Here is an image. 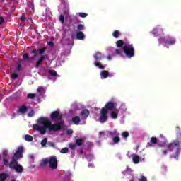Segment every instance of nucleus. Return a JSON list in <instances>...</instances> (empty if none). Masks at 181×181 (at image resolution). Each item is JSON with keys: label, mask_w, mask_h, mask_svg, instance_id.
<instances>
[{"label": "nucleus", "mask_w": 181, "mask_h": 181, "mask_svg": "<svg viewBox=\"0 0 181 181\" xmlns=\"http://www.w3.org/2000/svg\"><path fill=\"white\" fill-rule=\"evenodd\" d=\"M38 124H42L43 126H39L37 124H34L33 125V131H38L41 135H45L47 132H57L62 131L64 128V123L62 122H59L55 124H52L50 120L47 119V117H40L37 119Z\"/></svg>", "instance_id": "1"}, {"label": "nucleus", "mask_w": 181, "mask_h": 181, "mask_svg": "<svg viewBox=\"0 0 181 181\" xmlns=\"http://www.w3.org/2000/svg\"><path fill=\"white\" fill-rule=\"evenodd\" d=\"M180 136H178L175 140L173 142L166 144L164 142L161 144H158L159 148H167V149H161V155L162 156H165L168 155V151L170 152H173L175 151V148H177L175 152L173 154V159L176 160H179V155H180V149H181V133H180Z\"/></svg>", "instance_id": "2"}, {"label": "nucleus", "mask_w": 181, "mask_h": 181, "mask_svg": "<svg viewBox=\"0 0 181 181\" xmlns=\"http://www.w3.org/2000/svg\"><path fill=\"white\" fill-rule=\"evenodd\" d=\"M47 50V47H43L42 48L38 49L37 50V49L31 50V53L33 54H37V53L38 52V54L40 55L38 60L35 63L36 69H39V67H40V66H42L43 64V62H45V60H47V59H49V54H45V52H46Z\"/></svg>", "instance_id": "3"}, {"label": "nucleus", "mask_w": 181, "mask_h": 181, "mask_svg": "<svg viewBox=\"0 0 181 181\" xmlns=\"http://www.w3.org/2000/svg\"><path fill=\"white\" fill-rule=\"evenodd\" d=\"M123 52L129 59L135 56V49L132 44H125L123 47Z\"/></svg>", "instance_id": "4"}, {"label": "nucleus", "mask_w": 181, "mask_h": 181, "mask_svg": "<svg viewBox=\"0 0 181 181\" xmlns=\"http://www.w3.org/2000/svg\"><path fill=\"white\" fill-rule=\"evenodd\" d=\"M23 147L19 146L12 157L11 163H18V160H19L21 158H23Z\"/></svg>", "instance_id": "5"}, {"label": "nucleus", "mask_w": 181, "mask_h": 181, "mask_svg": "<svg viewBox=\"0 0 181 181\" xmlns=\"http://www.w3.org/2000/svg\"><path fill=\"white\" fill-rule=\"evenodd\" d=\"M158 43L159 45H162V43H165V45H170V46L175 45L176 43V38L173 37H170L168 38H166L165 37H160L158 39Z\"/></svg>", "instance_id": "6"}, {"label": "nucleus", "mask_w": 181, "mask_h": 181, "mask_svg": "<svg viewBox=\"0 0 181 181\" xmlns=\"http://www.w3.org/2000/svg\"><path fill=\"white\" fill-rule=\"evenodd\" d=\"M8 167L10 169H14L17 173H22L23 172V167L18 163H12V161H11L8 164Z\"/></svg>", "instance_id": "7"}, {"label": "nucleus", "mask_w": 181, "mask_h": 181, "mask_svg": "<svg viewBox=\"0 0 181 181\" xmlns=\"http://www.w3.org/2000/svg\"><path fill=\"white\" fill-rule=\"evenodd\" d=\"M99 121L101 124H104L108 121V112L105 109H101L100 116L99 117Z\"/></svg>", "instance_id": "8"}, {"label": "nucleus", "mask_w": 181, "mask_h": 181, "mask_svg": "<svg viewBox=\"0 0 181 181\" xmlns=\"http://www.w3.org/2000/svg\"><path fill=\"white\" fill-rule=\"evenodd\" d=\"M62 118H63V117L60 114V112L57 110L53 111L50 115L52 121H62Z\"/></svg>", "instance_id": "9"}, {"label": "nucleus", "mask_w": 181, "mask_h": 181, "mask_svg": "<svg viewBox=\"0 0 181 181\" xmlns=\"http://www.w3.org/2000/svg\"><path fill=\"white\" fill-rule=\"evenodd\" d=\"M48 164L51 169H57V158L56 156L50 157L48 159Z\"/></svg>", "instance_id": "10"}, {"label": "nucleus", "mask_w": 181, "mask_h": 181, "mask_svg": "<svg viewBox=\"0 0 181 181\" xmlns=\"http://www.w3.org/2000/svg\"><path fill=\"white\" fill-rule=\"evenodd\" d=\"M115 108V103L112 101L107 102L105 107L102 108V110H106V111L108 112V111H112Z\"/></svg>", "instance_id": "11"}, {"label": "nucleus", "mask_w": 181, "mask_h": 181, "mask_svg": "<svg viewBox=\"0 0 181 181\" xmlns=\"http://www.w3.org/2000/svg\"><path fill=\"white\" fill-rule=\"evenodd\" d=\"M158 144V138L151 137L149 142L147 143L146 148H153Z\"/></svg>", "instance_id": "12"}, {"label": "nucleus", "mask_w": 181, "mask_h": 181, "mask_svg": "<svg viewBox=\"0 0 181 181\" xmlns=\"http://www.w3.org/2000/svg\"><path fill=\"white\" fill-rule=\"evenodd\" d=\"M80 115L81 119H86L88 118V115H90V110L88 109H83L81 110Z\"/></svg>", "instance_id": "13"}, {"label": "nucleus", "mask_w": 181, "mask_h": 181, "mask_svg": "<svg viewBox=\"0 0 181 181\" xmlns=\"http://www.w3.org/2000/svg\"><path fill=\"white\" fill-rule=\"evenodd\" d=\"M76 39L78 40H84V39H86V35H84V33L81 31L76 33Z\"/></svg>", "instance_id": "14"}, {"label": "nucleus", "mask_w": 181, "mask_h": 181, "mask_svg": "<svg viewBox=\"0 0 181 181\" xmlns=\"http://www.w3.org/2000/svg\"><path fill=\"white\" fill-rule=\"evenodd\" d=\"M93 57L96 62H100V60H103V54L100 52H97Z\"/></svg>", "instance_id": "15"}, {"label": "nucleus", "mask_w": 181, "mask_h": 181, "mask_svg": "<svg viewBox=\"0 0 181 181\" xmlns=\"http://www.w3.org/2000/svg\"><path fill=\"white\" fill-rule=\"evenodd\" d=\"M18 112H20V114H26V112H28V107L25 105L20 106Z\"/></svg>", "instance_id": "16"}, {"label": "nucleus", "mask_w": 181, "mask_h": 181, "mask_svg": "<svg viewBox=\"0 0 181 181\" xmlns=\"http://www.w3.org/2000/svg\"><path fill=\"white\" fill-rule=\"evenodd\" d=\"M72 122L75 125H80V122H81V119L78 116H75L72 117Z\"/></svg>", "instance_id": "17"}, {"label": "nucleus", "mask_w": 181, "mask_h": 181, "mask_svg": "<svg viewBox=\"0 0 181 181\" xmlns=\"http://www.w3.org/2000/svg\"><path fill=\"white\" fill-rule=\"evenodd\" d=\"M100 77L102 78H107L110 77V72L107 70H103L100 72Z\"/></svg>", "instance_id": "18"}, {"label": "nucleus", "mask_w": 181, "mask_h": 181, "mask_svg": "<svg viewBox=\"0 0 181 181\" xmlns=\"http://www.w3.org/2000/svg\"><path fill=\"white\" fill-rule=\"evenodd\" d=\"M163 32V28H160V26L158 25L157 28H153L151 31V33H152L153 35H157V33H158V32Z\"/></svg>", "instance_id": "19"}, {"label": "nucleus", "mask_w": 181, "mask_h": 181, "mask_svg": "<svg viewBox=\"0 0 181 181\" xmlns=\"http://www.w3.org/2000/svg\"><path fill=\"white\" fill-rule=\"evenodd\" d=\"M132 160H133V163H134V165H137V163H139V156L138 155H132Z\"/></svg>", "instance_id": "20"}, {"label": "nucleus", "mask_w": 181, "mask_h": 181, "mask_svg": "<svg viewBox=\"0 0 181 181\" xmlns=\"http://www.w3.org/2000/svg\"><path fill=\"white\" fill-rule=\"evenodd\" d=\"M49 163V158H44L42 160L40 166L41 168H46L47 165Z\"/></svg>", "instance_id": "21"}, {"label": "nucleus", "mask_w": 181, "mask_h": 181, "mask_svg": "<svg viewBox=\"0 0 181 181\" xmlns=\"http://www.w3.org/2000/svg\"><path fill=\"white\" fill-rule=\"evenodd\" d=\"M116 45H117V47H118L119 49H121V47L123 48L124 46H125L124 41H122L121 40H119L118 41H117Z\"/></svg>", "instance_id": "22"}, {"label": "nucleus", "mask_w": 181, "mask_h": 181, "mask_svg": "<svg viewBox=\"0 0 181 181\" xmlns=\"http://www.w3.org/2000/svg\"><path fill=\"white\" fill-rule=\"evenodd\" d=\"M111 117L113 118V119H117V118H118V110H116V111H112L111 112Z\"/></svg>", "instance_id": "23"}, {"label": "nucleus", "mask_w": 181, "mask_h": 181, "mask_svg": "<svg viewBox=\"0 0 181 181\" xmlns=\"http://www.w3.org/2000/svg\"><path fill=\"white\" fill-rule=\"evenodd\" d=\"M75 144L77 146H83V139H76Z\"/></svg>", "instance_id": "24"}, {"label": "nucleus", "mask_w": 181, "mask_h": 181, "mask_svg": "<svg viewBox=\"0 0 181 181\" xmlns=\"http://www.w3.org/2000/svg\"><path fill=\"white\" fill-rule=\"evenodd\" d=\"M94 65L95 66V67H98V69H101L102 70H104V69H105V67L104 66H103V64L98 62H95L94 63Z\"/></svg>", "instance_id": "25"}, {"label": "nucleus", "mask_w": 181, "mask_h": 181, "mask_svg": "<svg viewBox=\"0 0 181 181\" xmlns=\"http://www.w3.org/2000/svg\"><path fill=\"white\" fill-rule=\"evenodd\" d=\"M9 175L6 173H1L0 174V181H5V180L8 177Z\"/></svg>", "instance_id": "26"}, {"label": "nucleus", "mask_w": 181, "mask_h": 181, "mask_svg": "<svg viewBox=\"0 0 181 181\" xmlns=\"http://www.w3.org/2000/svg\"><path fill=\"white\" fill-rule=\"evenodd\" d=\"M119 31L118 30H116L113 32L112 33V36L113 37H115V39H118L119 37Z\"/></svg>", "instance_id": "27"}, {"label": "nucleus", "mask_w": 181, "mask_h": 181, "mask_svg": "<svg viewBox=\"0 0 181 181\" xmlns=\"http://www.w3.org/2000/svg\"><path fill=\"white\" fill-rule=\"evenodd\" d=\"M25 139L27 142H32V141H33V137L29 134H26L25 136Z\"/></svg>", "instance_id": "28"}, {"label": "nucleus", "mask_w": 181, "mask_h": 181, "mask_svg": "<svg viewBox=\"0 0 181 181\" xmlns=\"http://www.w3.org/2000/svg\"><path fill=\"white\" fill-rule=\"evenodd\" d=\"M120 141H121V139H119V136H115L112 139L113 144H119Z\"/></svg>", "instance_id": "29"}, {"label": "nucleus", "mask_w": 181, "mask_h": 181, "mask_svg": "<svg viewBox=\"0 0 181 181\" xmlns=\"http://www.w3.org/2000/svg\"><path fill=\"white\" fill-rule=\"evenodd\" d=\"M28 158L30 163H35V156L33 154L29 155Z\"/></svg>", "instance_id": "30"}, {"label": "nucleus", "mask_w": 181, "mask_h": 181, "mask_svg": "<svg viewBox=\"0 0 181 181\" xmlns=\"http://www.w3.org/2000/svg\"><path fill=\"white\" fill-rule=\"evenodd\" d=\"M23 60H24V62L30 60V58L29 57V54H28V53L24 54L23 55Z\"/></svg>", "instance_id": "31"}, {"label": "nucleus", "mask_w": 181, "mask_h": 181, "mask_svg": "<svg viewBox=\"0 0 181 181\" xmlns=\"http://www.w3.org/2000/svg\"><path fill=\"white\" fill-rule=\"evenodd\" d=\"M49 74H50V76H52V77H56V76H57V72H56V71L53 69L49 70Z\"/></svg>", "instance_id": "32"}, {"label": "nucleus", "mask_w": 181, "mask_h": 181, "mask_svg": "<svg viewBox=\"0 0 181 181\" xmlns=\"http://www.w3.org/2000/svg\"><path fill=\"white\" fill-rule=\"evenodd\" d=\"M76 28L78 30H84L86 29V27L83 24H78Z\"/></svg>", "instance_id": "33"}, {"label": "nucleus", "mask_w": 181, "mask_h": 181, "mask_svg": "<svg viewBox=\"0 0 181 181\" xmlns=\"http://www.w3.org/2000/svg\"><path fill=\"white\" fill-rule=\"evenodd\" d=\"M36 97V94L35 93H28L27 95V98H30V100H33Z\"/></svg>", "instance_id": "34"}, {"label": "nucleus", "mask_w": 181, "mask_h": 181, "mask_svg": "<svg viewBox=\"0 0 181 181\" xmlns=\"http://www.w3.org/2000/svg\"><path fill=\"white\" fill-rule=\"evenodd\" d=\"M115 53L118 54V56H122V49L121 48H117L115 49Z\"/></svg>", "instance_id": "35"}, {"label": "nucleus", "mask_w": 181, "mask_h": 181, "mask_svg": "<svg viewBox=\"0 0 181 181\" xmlns=\"http://www.w3.org/2000/svg\"><path fill=\"white\" fill-rule=\"evenodd\" d=\"M46 144H47V138H44L41 141V146H46Z\"/></svg>", "instance_id": "36"}, {"label": "nucleus", "mask_w": 181, "mask_h": 181, "mask_svg": "<svg viewBox=\"0 0 181 181\" xmlns=\"http://www.w3.org/2000/svg\"><path fill=\"white\" fill-rule=\"evenodd\" d=\"M122 136L123 138H128V136H129V133L128 132H123L122 133Z\"/></svg>", "instance_id": "37"}, {"label": "nucleus", "mask_w": 181, "mask_h": 181, "mask_svg": "<svg viewBox=\"0 0 181 181\" xmlns=\"http://www.w3.org/2000/svg\"><path fill=\"white\" fill-rule=\"evenodd\" d=\"M77 147V144H69V148L70 149H71L72 151H74V149H76V148Z\"/></svg>", "instance_id": "38"}, {"label": "nucleus", "mask_w": 181, "mask_h": 181, "mask_svg": "<svg viewBox=\"0 0 181 181\" xmlns=\"http://www.w3.org/2000/svg\"><path fill=\"white\" fill-rule=\"evenodd\" d=\"M67 152H69V148L67 147L62 148L60 151V153H67Z\"/></svg>", "instance_id": "39"}, {"label": "nucleus", "mask_w": 181, "mask_h": 181, "mask_svg": "<svg viewBox=\"0 0 181 181\" xmlns=\"http://www.w3.org/2000/svg\"><path fill=\"white\" fill-rule=\"evenodd\" d=\"M16 71H21L22 70V64H17V66L16 68Z\"/></svg>", "instance_id": "40"}, {"label": "nucleus", "mask_w": 181, "mask_h": 181, "mask_svg": "<svg viewBox=\"0 0 181 181\" xmlns=\"http://www.w3.org/2000/svg\"><path fill=\"white\" fill-rule=\"evenodd\" d=\"M18 77L19 76L16 73H13L11 75V78H13V80H16V78H18Z\"/></svg>", "instance_id": "41"}, {"label": "nucleus", "mask_w": 181, "mask_h": 181, "mask_svg": "<svg viewBox=\"0 0 181 181\" xmlns=\"http://www.w3.org/2000/svg\"><path fill=\"white\" fill-rule=\"evenodd\" d=\"M88 14L86 13H78V16L81 18H87Z\"/></svg>", "instance_id": "42"}, {"label": "nucleus", "mask_w": 181, "mask_h": 181, "mask_svg": "<svg viewBox=\"0 0 181 181\" xmlns=\"http://www.w3.org/2000/svg\"><path fill=\"white\" fill-rule=\"evenodd\" d=\"M33 115H35V110H32L31 111H30L28 114V117H33Z\"/></svg>", "instance_id": "43"}, {"label": "nucleus", "mask_w": 181, "mask_h": 181, "mask_svg": "<svg viewBox=\"0 0 181 181\" xmlns=\"http://www.w3.org/2000/svg\"><path fill=\"white\" fill-rule=\"evenodd\" d=\"M59 21L62 22V23H64V16L60 15L59 16Z\"/></svg>", "instance_id": "44"}, {"label": "nucleus", "mask_w": 181, "mask_h": 181, "mask_svg": "<svg viewBox=\"0 0 181 181\" xmlns=\"http://www.w3.org/2000/svg\"><path fill=\"white\" fill-rule=\"evenodd\" d=\"M3 163H4V165L5 166H8V165L9 164V162L8 161L7 159L4 158V159H3Z\"/></svg>", "instance_id": "45"}, {"label": "nucleus", "mask_w": 181, "mask_h": 181, "mask_svg": "<svg viewBox=\"0 0 181 181\" xmlns=\"http://www.w3.org/2000/svg\"><path fill=\"white\" fill-rule=\"evenodd\" d=\"M73 129H69L66 131V135H71L73 134Z\"/></svg>", "instance_id": "46"}, {"label": "nucleus", "mask_w": 181, "mask_h": 181, "mask_svg": "<svg viewBox=\"0 0 181 181\" xmlns=\"http://www.w3.org/2000/svg\"><path fill=\"white\" fill-rule=\"evenodd\" d=\"M47 45L49 46H51V47H53L54 46V43L52 41L47 42Z\"/></svg>", "instance_id": "47"}, {"label": "nucleus", "mask_w": 181, "mask_h": 181, "mask_svg": "<svg viewBox=\"0 0 181 181\" xmlns=\"http://www.w3.org/2000/svg\"><path fill=\"white\" fill-rule=\"evenodd\" d=\"M139 181H148V180H146V177L145 176H142Z\"/></svg>", "instance_id": "48"}, {"label": "nucleus", "mask_w": 181, "mask_h": 181, "mask_svg": "<svg viewBox=\"0 0 181 181\" xmlns=\"http://www.w3.org/2000/svg\"><path fill=\"white\" fill-rule=\"evenodd\" d=\"M21 22H26V18L23 17V16H21L20 18Z\"/></svg>", "instance_id": "49"}, {"label": "nucleus", "mask_w": 181, "mask_h": 181, "mask_svg": "<svg viewBox=\"0 0 181 181\" xmlns=\"http://www.w3.org/2000/svg\"><path fill=\"white\" fill-rule=\"evenodd\" d=\"M49 146H50L51 148H54V146H55L54 143H53V142H49Z\"/></svg>", "instance_id": "50"}, {"label": "nucleus", "mask_w": 181, "mask_h": 181, "mask_svg": "<svg viewBox=\"0 0 181 181\" xmlns=\"http://www.w3.org/2000/svg\"><path fill=\"white\" fill-rule=\"evenodd\" d=\"M4 23V17H0V25Z\"/></svg>", "instance_id": "51"}, {"label": "nucleus", "mask_w": 181, "mask_h": 181, "mask_svg": "<svg viewBox=\"0 0 181 181\" xmlns=\"http://www.w3.org/2000/svg\"><path fill=\"white\" fill-rule=\"evenodd\" d=\"M42 88H37L38 93H42Z\"/></svg>", "instance_id": "52"}, {"label": "nucleus", "mask_w": 181, "mask_h": 181, "mask_svg": "<svg viewBox=\"0 0 181 181\" xmlns=\"http://www.w3.org/2000/svg\"><path fill=\"white\" fill-rule=\"evenodd\" d=\"M107 60H111L112 57L111 55H109L107 57Z\"/></svg>", "instance_id": "53"}, {"label": "nucleus", "mask_w": 181, "mask_h": 181, "mask_svg": "<svg viewBox=\"0 0 181 181\" xmlns=\"http://www.w3.org/2000/svg\"><path fill=\"white\" fill-rule=\"evenodd\" d=\"M99 134H100V135H103V134H104V132H100Z\"/></svg>", "instance_id": "54"}, {"label": "nucleus", "mask_w": 181, "mask_h": 181, "mask_svg": "<svg viewBox=\"0 0 181 181\" xmlns=\"http://www.w3.org/2000/svg\"><path fill=\"white\" fill-rule=\"evenodd\" d=\"M129 181H135V180H134V177H132Z\"/></svg>", "instance_id": "55"}, {"label": "nucleus", "mask_w": 181, "mask_h": 181, "mask_svg": "<svg viewBox=\"0 0 181 181\" xmlns=\"http://www.w3.org/2000/svg\"><path fill=\"white\" fill-rule=\"evenodd\" d=\"M36 168V165H33V169H35Z\"/></svg>", "instance_id": "56"}, {"label": "nucleus", "mask_w": 181, "mask_h": 181, "mask_svg": "<svg viewBox=\"0 0 181 181\" xmlns=\"http://www.w3.org/2000/svg\"><path fill=\"white\" fill-rule=\"evenodd\" d=\"M80 153H81V155H83V150L80 151Z\"/></svg>", "instance_id": "57"}, {"label": "nucleus", "mask_w": 181, "mask_h": 181, "mask_svg": "<svg viewBox=\"0 0 181 181\" xmlns=\"http://www.w3.org/2000/svg\"><path fill=\"white\" fill-rule=\"evenodd\" d=\"M177 129H179V127H177Z\"/></svg>", "instance_id": "58"}, {"label": "nucleus", "mask_w": 181, "mask_h": 181, "mask_svg": "<svg viewBox=\"0 0 181 181\" xmlns=\"http://www.w3.org/2000/svg\"><path fill=\"white\" fill-rule=\"evenodd\" d=\"M8 151H4V153H6Z\"/></svg>", "instance_id": "59"}, {"label": "nucleus", "mask_w": 181, "mask_h": 181, "mask_svg": "<svg viewBox=\"0 0 181 181\" xmlns=\"http://www.w3.org/2000/svg\"><path fill=\"white\" fill-rule=\"evenodd\" d=\"M11 181H16V180H11Z\"/></svg>", "instance_id": "60"}, {"label": "nucleus", "mask_w": 181, "mask_h": 181, "mask_svg": "<svg viewBox=\"0 0 181 181\" xmlns=\"http://www.w3.org/2000/svg\"><path fill=\"white\" fill-rule=\"evenodd\" d=\"M2 1V2H5V0H1Z\"/></svg>", "instance_id": "61"}, {"label": "nucleus", "mask_w": 181, "mask_h": 181, "mask_svg": "<svg viewBox=\"0 0 181 181\" xmlns=\"http://www.w3.org/2000/svg\"><path fill=\"white\" fill-rule=\"evenodd\" d=\"M12 2H13V0H11Z\"/></svg>", "instance_id": "62"}]
</instances>
